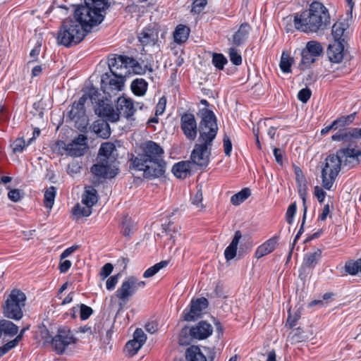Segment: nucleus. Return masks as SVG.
Wrapping results in <instances>:
<instances>
[{"instance_id": "54", "label": "nucleus", "mask_w": 361, "mask_h": 361, "mask_svg": "<svg viewBox=\"0 0 361 361\" xmlns=\"http://www.w3.org/2000/svg\"><path fill=\"white\" fill-rule=\"evenodd\" d=\"M202 192L201 189H199L192 200V204L196 206L197 209H198L199 210L202 209L204 208L202 204Z\"/></svg>"}, {"instance_id": "27", "label": "nucleus", "mask_w": 361, "mask_h": 361, "mask_svg": "<svg viewBox=\"0 0 361 361\" xmlns=\"http://www.w3.org/2000/svg\"><path fill=\"white\" fill-rule=\"evenodd\" d=\"M117 110L119 111V115H123L127 118H130L135 112L133 102L125 97H119L118 99Z\"/></svg>"}, {"instance_id": "28", "label": "nucleus", "mask_w": 361, "mask_h": 361, "mask_svg": "<svg viewBox=\"0 0 361 361\" xmlns=\"http://www.w3.org/2000/svg\"><path fill=\"white\" fill-rule=\"evenodd\" d=\"M241 238V232L240 231H235L231 243L224 251V256L227 261H230L235 257L238 245Z\"/></svg>"}, {"instance_id": "8", "label": "nucleus", "mask_w": 361, "mask_h": 361, "mask_svg": "<svg viewBox=\"0 0 361 361\" xmlns=\"http://www.w3.org/2000/svg\"><path fill=\"white\" fill-rule=\"evenodd\" d=\"M213 331L211 324L205 322H200L195 326H185L182 329L178 343L180 345L190 344L193 340H202L209 337Z\"/></svg>"}, {"instance_id": "40", "label": "nucleus", "mask_w": 361, "mask_h": 361, "mask_svg": "<svg viewBox=\"0 0 361 361\" xmlns=\"http://www.w3.org/2000/svg\"><path fill=\"white\" fill-rule=\"evenodd\" d=\"M251 195V191L249 188H244L238 193L233 195L231 198V202L233 205H239L247 199Z\"/></svg>"}, {"instance_id": "9", "label": "nucleus", "mask_w": 361, "mask_h": 361, "mask_svg": "<svg viewBox=\"0 0 361 361\" xmlns=\"http://www.w3.org/2000/svg\"><path fill=\"white\" fill-rule=\"evenodd\" d=\"M145 286V281H139L135 277L130 276L127 278L123 281L120 288L116 292L115 297L119 300V310L129 301L131 296H133L137 288L144 287Z\"/></svg>"}, {"instance_id": "34", "label": "nucleus", "mask_w": 361, "mask_h": 361, "mask_svg": "<svg viewBox=\"0 0 361 361\" xmlns=\"http://www.w3.org/2000/svg\"><path fill=\"white\" fill-rule=\"evenodd\" d=\"M348 27L347 24L343 22H336L332 27V35L334 41H345L344 33Z\"/></svg>"}, {"instance_id": "53", "label": "nucleus", "mask_w": 361, "mask_h": 361, "mask_svg": "<svg viewBox=\"0 0 361 361\" xmlns=\"http://www.w3.org/2000/svg\"><path fill=\"white\" fill-rule=\"evenodd\" d=\"M300 317L301 314L299 310L295 312L293 314H291L289 312V315L286 321V326L291 329L293 328L296 325V323L300 319Z\"/></svg>"}, {"instance_id": "16", "label": "nucleus", "mask_w": 361, "mask_h": 361, "mask_svg": "<svg viewBox=\"0 0 361 361\" xmlns=\"http://www.w3.org/2000/svg\"><path fill=\"white\" fill-rule=\"evenodd\" d=\"M336 155L341 160V166L352 168L359 164V157H361V149L345 147L336 151Z\"/></svg>"}, {"instance_id": "25", "label": "nucleus", "mask_w": 361, "mask_h": 361, "mask_svg": "<svg viewBox=\"0 0 361 361\" xmlns=\"http://www.w3.org/2000/svg\"><path fill=\"white\" fill-rule=\"evenodd\" d=\"M95 113L108 121L116 122L119 119L118 113L109 104H99L95 109Z\"/></svg>"}, {"instance_id": "50", "label": "nucleus", "mask_w": 361, "mask_h": 361, "mask_svg": "<svg viewBox=\"0 0 361 361\" xmlns=\"http://www.w3.org/2000/svg\"><path fill=\"white\" fill-rule=\"evenodd\" d=\"M142 346V344L133 339L126 343V349L130 355H133L137 353Z\"/></svg>"}, {"instance_id": "30", "label": "nucleus", "mask_w": 361, "mask_h": 361, "mask_svg": "<svg viewBox=\"0 0 361 361\" xmlns=\"http://www.w3.org/2000/svg\"><path fill=\"white\" fill-rule=\"evenodd\" d=\"M93 130L99 137L107 138L111 135L110 127L107 121L99 120L94 123Z\"/></svg>"}, {"instance_id": "20", "label": "nucleus", "mask_w": 361, "mask_h": 361, "mask_svg": "<svg viewBox=\"0 0 361 361\" xmlns=\"http://www.w3.org/2000/svg\"><path fill=\"white\" fill-rule=\"evenodd\" d=\"M331 139L334 141L343 142V143H353L361 139V128L341 129L331 136Z\"/></svg>"}, {"instance_id": "24", "label": "nucleus", "mask_w": 361, "mask_h": 361, "mask_svg": "<svg viewBox=\"0 0 361 361\" xmlns=\"http://www.w3.org/2000/svg\"><path fill=\"white\" fill-rule=\"evenodd\" d=\"M344 46L341 41H334L327 48V56L332 63H340L343 59Z\"/></svg>"}, {"instance_id": "49", "label": "nucleus", "mask_w": 361, "mask_h": 361, "mask_svg": "<svg viewBox=\"0 0 361 361\" xmlns=\"http://www.w3.org/2000/svg\"><path fill=\"white\" fill-rule=\"evenodd\" d=\"M227 63V59L221 54H214L212 57V63L214 66L219 69L222 70L224 65Z\"/></svg>"}, {"instance_id": "14", "label": "nucleus", "mask_w": 361, "mask_h": 361, "mask_svg": "<svg viewBox=\"0 0 361 361\" xmlns=\"http://www.w3.org/2000/svg\"><path fill=\"white\" fill-rule=\"evenodd\" d=\"M133 59L126 56H114L109 59L108 65L110 69V73L116 76H125L128 72V65L133 64Z\"/></svg>"}, {"instance_id": "33", "label": "nucleus", "mask_w": 361, "mask_h": 361, "mask_svg": "<svg viewBox=\"0 0 361 361\" xmlns=\"http://www.w3.org/2000/svg\"><path fill=\"white\" fill-rule=\"evenodd\" d=\"M276 245V240L274 238H271L266 241L264 244L260 245L255 252L257 258H261L264 255H267L273 252Z\"/></svg>"}, {"instance_id": "45", "label": "nucleus", "mask_w": 361, "mask_h": 361, "mask_svg": "<svg viewBox=\"0 0 361 361\" xmlns=\"http://www.w3.org/2000/svg\"><path fill=\"white\" fill-rule=\"evenodd\" d=\"M56 188L54 186L49 188L44 192V205L47 208L51 209L54 203Z\"/></svg>"}, {"instance_id": "57", "label": "nucleus", "mask_w": 361, "mask_h": 361, "mask_svg": "<svg viewBox=\"0 0 361 361\" xmlns=\"http://www.w3.org/2000/svg\"><path fill=\"white\" fill-rule=\"evenodd\" d=\"M297 209L296 203H292L288 208L286 212V221L289 224H291L293 221V217L295 214Z\"/></svg>"}, {"instance_id": "59", "label": "nucleus", "mask_w": 361, "mask_h": 361, "mask_svg": "<svg viewBox=\"0 0 361 361\" xmlns=\"http://www.w3.org/2000/svg\"><path fill=\"white\" fill-rule=\"evenodd\" d=\"M8 197L12 202H17L22 199L23 195L20 190L12 189V190H10V191L8 192Z\"/></svg>"}, {"instance_id": "63", "label": "nucleus", "mask_w": 361, "mask_h": 361, "mask_svg": "<svg viewBox=\"0 0 361 361\" xmlns=\"http://www.w3.org/2000/svg\"><path fill=\"white\" fill-rule=\"evenodd\" d=\"M113 269H114V267L111 263L105 264L102 267L100 274H99L102 279L104 280L106 278H107L112 272Z\"/></svg>"}, {"instance_id": "2", "label": "nucleus", "mask_w": 361, "mask_h": 361, "mask_svg": "<svg viewBox=\"0 0 361 361\" xmlns=\"http://www.w3.org/2000/svg\"><path fill=\"white\" fill-rule=\"evenodd\" d=\"M294 25L298 30L306 33L324 31L330 25L329 11L322 3L313 1L308 9L294 16Z\"/></svg>"}, {"instance_id": "10", "label": "nucleus", "mask_w": 361, "mask_h": 361, "mask_svg": "<svg viewBox=\"0 0 361 361\" xmlns=\"http://www.w3.org/2000/svg\"><path fill=\"white\" fill-rule=\"evenodd\" d=\"M125 76H116L113 73H106L102 76L101 89L109 97L116 96L124 85Z\"/></svg>"}, {"instance_id": "23", "label": "nucleus", "mask_w": 361, "mask_h": 361, "mask_svg": "<svg viewBox=\"0 0 361 361\" xmlns=\"http://www.w3.org/2000/svg\"><path fill=\"white\" fill-rule=\"evenodd\" d=\"M116 149L113 143L104 142L101 145L98 154L99 160L116 164Z\"/></svg>"}, {"instance_id": "44", "label": "nucleus", "mask_w": 361, "mask_h": 361, "mask_svg": "<svg viewBox=\"0 0 361 361\" xmlns=\"http://www.w3.org/2000/svg\"><path fill=\"white\" fill-rule=\"evenodd\" d=\"M345 269L346 272L350 275H355L358 273L361 274V259L356 261H348L345 263Z\"/></svg>"}, {"instance_id": "39", "label": "nucleus", "mask_w": 361, "mask_h": 361, "mask_svg": "<svg viewBox=\"0 0 361 361\" xmlns=\"http://www.w3.org/2000/svg\"><path fill=\"white\" fill-rule=\"evenodd\" d=\"M307 338V337L306 335H305L303 331L300 328H298L290 332L287 338V341L290 342V344H295L299 342H302Z\"/></svg>"}, {"instance_id": "46", "label": "nucleus", "mask_w": 361, "mask_h": 361, "mask_svg": "<svg viewBox=\"0 0 361 361\" xmlns=\"http://www.w3.org/2000/svg\"><path fill=\"white\" fill-rule=\"evenodd\" d=\"M92 213V207L89 206H81L79 204H76L73 209V214L77 218L82 216H88Z\"/></svg>"}, {"instance_id": "29", "label": "nucleus", "mask_w": 361, "mask_h": 361, "mask_svg": "<svg viewBox=\"0 0 361 361\" xmlns=\"http://www.w3.org/2000/svg\"><path fill=\"white\" fill-rule=\"evenodd\" d=\"M250 27L247 23H243L238 30L233 35V43L239 46L243 44L248 37Z\"/></svg>"}, {"instance_id": "36", "label": "nucleus", "mask_w": 361, "mask_h": 361, "mask_svg": "<svg viewBox=\"0 0 361 361\" xmlns=\"http://www.w3.org/2000/svg\"><path fill=\"white\" fill-rule=\"evenodd\" d=\"M131 89L135 94L142 96L147 91V82L142 78H137L132 82Z\"/></svg>"}, {"instance_id": "26", "label": "nucleus", "mask_w": 361, "mask_h": 361, "mask_svg": "<svg viewBox=\"0 0 361 361\" xmlns=\"http://www.w3.org/2000/svg\"><path fill=\"white\" fill-rule=\"evenodd\" d=\"M186 361H212V359L207 358L205 354L199 346L191 345L185 352Z\"/></svg>"}, {"instance_id": "55", "label": "nucleus", "mask_w": 361, "mask_h": 361, "mask_svg": "<svg viewBox=\"0 0 361 361\" xmlns=\"http://www.w3.org/2000/svg\"><path fill=\"white\" fill-rule=\"evenodd\" d=\"M355 113L338 118V122L340 127H344L352 123L355 119Z\"/></svg>"}, {"instance_id": "62", "label": "nucleus", "mask_w": 361, "mask_h": 361, "mask_svg": "<svg viewBox=\"0 0 361 361\" xmlns=\"http://www.w3.org/2000/svg\"><path fill=\"white\" fill-rule=\"evenodd\" d=\"M80 318L82 320L88 319L92 314L93 310L90 307H88L84 304L80 305Z\"/></svg>"}, {"instance_id": "4", "label": "nucleus", "mask_w": 361, "mask_h": 361, "mask_svg": "<svg viewBox=\"0 0 361 361\" xmlns=\"http://www.w3.org/2000/svg\"><path fill=\"white\" fill-rule=\"evenodd\" d=\"M87 32L73 18L63 20L56 37L57 43L66 47L79 44L87 35Z\"/></svg>"}, {"instance_id": "52", "label": "nucleus", "mask_w": 361, "mask_h": 361, "mask_svg": "<svg viewBox=\"0 0 361 361\" xmlns=\"http://www.w3.org/2000/svg\"><path fill=\"white\" fill-rule=\"evenodd\" d=\"M207 4V0H193L191 11L194 13H200Z\"/></svg>"}, {"instance_id": "19", "label": "nucleus", "mask_w": 361, "mask_h": 361, "mask_svg": "<svg viewBox=\"0 0 361 361\" xmlns=\"http://www.w3.org/2000/svg\"><path fill=\"white\" fill-rule=\"evenodd\" d=\"M208 306V300L205 298H197L192 300L190 302L189 310H185L183 312V319L188 322H192L197 319L202 314V312Z\"/></svg>"}, {"instance_id": "31", "label": "nucleus", "mask_w": 361, "mask_h": 361, "mask_svg": "<svg viewBox=\"0 0 361 361\" xmlns=\"http://www.w3.org/2000/svg\"><path fill=\"white\" fill-rule=\"evenodd\" d=\"M18 327L10 320H0V333L6 336H13L17 334Z\"/></svg>"}, {"instance_id": "48", "label": "nucleus", "mask_w": 361, "mask_h": 361, "mask_svg": "<svg viewBox=\"0 0 361 361\" xmlns=\"http://www.w3.org/2000/svg\"><path fill=\"white\" fill-rule=\"evenodd\" d=\"M84 3L95 8H99V10L104 13L109 6L108 0H84Z\"/></svg>"}, {"instance_id": "58", "label": "nucleus", "mask_w": 361, "mask_h": 361, "mask_svg": "<svg viewBox=\"0 0 361 361\" xmlns=\"http://www.w3.org/2000/svg\"><path fill=\"white\" fill-rule=\"evenodd\" d=\"M133 339L143 345L146 341L147 336L142 329H137L134 332Z\"/></svg>"}, {"instance_id": "1", "label": "nucleus", "mask_w": 361, "mask_h": 361, "mask_svg": "<svg viewBox=\"0 0 361 361\" xmlns=\"http://www.w3.org/2000/svg\"><path fill=\"white\" fill-rule=\"evenodd\" d=\"M164 151L153 141H147L143 152L131 159L133 168L143 172L146 178H156L164 175L166 163L164 159Z\"/></svg>"}, {"instance_id": "43", "label": "nucleus", "mask_w": 361, "mask_h": 361, "mask_svg": "<svg viewBox=\"0 0 361 361\" xmlns=\"http://www.w3.org/2000/svg\"><path fill=\"white\" fill-rule=\"evenodd\" d=\"M169 264V261L164 260L154 264V266L148 268L143 274L144 278H149L154 276L161 269L165 268Z\"/></svg>"}, {"instance_id": "42", "label": "nucleus", "mask_w": 361, "mask_h": 361, "mask_svg": "<svg viewBox=\"0 0 361 361\" xmlns=\"http://www.w3.org/2000/svg\"><path fill=\"white\" fill-rule=\"evenodd\" d=\"M293 63V59L291 58L288 53L283 51L281 57L279 66L283 73H290L291 71V66Z\"/></svg>"}, {"instance_id": "60", "label": "nucleus", "mask_w": 361, "mask_h": 361, "mask_svg": "<svg viewBox=\"0 0 361 361\" xmlns=\"http://www.w3.org/2000/svg\"><path fill=\"white\" fill-rule=\"evenodd\" d=\"M133 62L134 63L132 64V65H128V66L130 67H133V71L137 73V74H144L145 72H146V70H149V72H152V68L151 67H148L147 65H145L144 68H142L137 62H136L134 59H133Z\"/></svg>"}, {"instance_id": "13", "label": "nucleus", "mask_w": 361, "mask_h": 361, "mask_svg": "<svg viewBox=\"0 0 361 361\" xmlns=\"http://www.w3.org/2000/svg\"><path fill=\"white\" fill-rule=\"evenodd\" d=\"M61 145H63L62 147L67 154L74 157L84 155L88 149L87 137L82 134L79 135L71 142L66 144L62 142Z\"/></svg>"}, {"instance_id": "11", "label": "nucleus", "mask_w": 361, "mask_h": 361, "mask_svg": "<svg viewBox=\"0 0 361 361\" xmlns=\"http://www.w3.org/2000/svg\"><path fill=\"white\" fill-rule=\"evenodd\" d=\"M77 339L70 329L60 328L52 339V348L57 354L61 355L65 352L69 345L75 343Z\"/></svg>"}, {"instance_id": "47", "label": "nucleus", "mask_w": 361, "mask_h": 361, "mask_svg": "<svg viewBox=\"0 0 361 361\" xmlns=\"http://www.w3.org/2000/svg\"><path fill=\"white\" fill-rule=\"evenodd\" d=\"M30 134V130H27V132H23V135L22 137H19L16 139L13 142V152L15 153L16 152H21L25 147V146H27V142L25 140V137H28Z\"/></svg>"}, {"instance_id": "18", "label": "nucleus", "mask_w": 361, "mask_h": 361, "mask_svg": "<svg viewBox=\"0 0 361 361\" xmlns=\"http://www.w3.org/2000/svg\"><path fill=\"white\" fill-rule=\"evenodd\" d=\"M180 128L188 140L190 141L195 140L198 130L195 116L192 114L185 113L181 116Z\"/></svg>"}, {"instance_id": "21", "label": "nucleus", "mask_w": 361, "mask_h": 361, "mask_svg": "<svg viewBox=\"0 0 361 361\" xmlns=\"http://www.w3.org/2000/svg\"><path fill=\"white\" fill-rule=\"evenodd\" d=\"M159 27L156 24L149 25L138 35V40L143 47L154 45L158 40Z\"/></svg>"}, {"instance_id": "51", "label": "nucleus", "mask_w": 361, "mask_h": 361, "mask_svg": "<svg viewBox=\"0 0 361 361\" xmlns=\"http://www.w3.org/2000/svg\"><path fill=\"white\" fill-rule=\"evenodd\" d=\"M228 54L230 60L234 65L238 66L241 64L242 57L235 49L230 48Z\"/></svg>"}, {"instance_id": "37", "label": "nucleus", "mask_w": 361, "mask_h": 361, "mask_svg": "<svg viewBox=\"0 0 361 361\" xmlns=\"http://www.w3.org/2000/svg\"><path fill=\"white\" fill-rule=\"evenodd\" d=\"M97 191L93 188H89L85 190V194L82 197V203L84 205L92 207L97 202Z\"/></svg>"}, {"instance_id": "5", "label": "nucleus", "mask_w": 361, "mask_h": 361, "mask_svg": "<svg viewBox=\"0 0 361 361\" xmlns=\"http://www.w3.org/2000/svg\"><path fill=\"white\" fill-rule=\"evenodd\" d=\"M104 18V12L99 8L84 3V5H79L75 9L73 19L88 33L93 27L100 24Z\"/></svg>"}, {"instance_id": "38", "label": "nucleus", "mask_w": 361, "mask_h": 361, "mask_svg": "<svg viewBox=\"0 0 361 361\" xmlns=\"http://www.w3.org/2000/svg\"><path fill=\"white\" fill-rule=\"evenodd\" d=\"M322 256V251L317 249L316 251L310 253H307L304 258V264L307 267H312L315 266Z\"/></svg>"}, {"instance_id": "64", "label": "nucleus", "mask_w": 361, "mask_h": 361, "mask_svg": "<svg viewBox=\"0 0 361 361\" xmlns=\"http://www.w3.org/2000/svg\"><path fill=\"white\" fill-rule=\"evenodd\" d=\"M311 96V91L308 88H303L299 91L298 98L303 103H306Z\"/></svg>"}, {"instance_id": "6", "label": "nucleus", "mask_w": 361, "mask_h": 361, "mask_svg": "<svg viewBox=\"0 0 361 361\" xmlns=\"http://www.w3.org/2000/svg\"><path fill=\"white\" fill-rule=\"evenodd\" d=\"M320 166L322 185L324 189L331 190L341 169V160L336 154H331L325 158Z\"/></svg>"}, {"instance_id": "56", "label": "nucleus", "mask_w": 361, "mask_h": 361, "mask_svg": "<svg viewBox=\"0 0 361 361\" xmlns=\"http://www.w3.org/2000/svg\"><path fill=\"white\" fill-rule=\"evenodd\" d=\"M81 166L78 161H73L70 163L67 168V173L73 176L75 174H77L80 172Z\"/></svg>"}, {"instance_id": "61", "label": "nucleus", "mask_w": 361, "mask_h": 361, "mask_svg": "<svg viewBox=\"0 0 361 361\" xmlns=\"http://www.w3.org/2000/svg\"><path fill=\"white\" fill-rule=\"evenodd\" d=\"M40 336L44 340V344L49 343L52 345V339L54 338V336L51 335L50 332L46 327L42 328L40 331Z\"/></svg>"}, {"instance_id": "15", "label": "nucleus", "mask_w": 361, "mask_h": 361, "mask_svg": "<svg viewBox=\"0 0 361 361\" xmlns=\"http://www.w3.org/2000/svg\"><path fill=\"white\" fill-rule=\"evenodd\" d=\"M211 147L212 146L202 142L196 144L190 155L192 162L200 166H207L209 161Z\"/></svg>"}, {"instance_id": "7", "label": "nucleus", "mask_w": 361, "mask_h": 361, "mask_svg": "<svg viewBox=\"0 0 361 361\" xmlns=\"http://www.w3.org/2000/svg\"><path fill=\"white\" fill-rule=\"evenodd\" d=\"M202 119L199 126L200 137L198 142L212 145V141L216 136L218 126L214 113L207 109L201 110Z\"/></svg>"}, {"instance_id": "41", "label": "nucleus", "mask_w": 361, "mask_h": 361, "mask_svg": "<svg viewBox=\"0 0 361 361\" xmlns=\"http://www.w3.org/2000/svg\"><path fill=\"white\" fill-rule=\"evenodd\" d=\"M136 229V225L133 221L126 216L122 221L121 233L123 235L129 237Z\"/></svg>"}, {"instance_id": "22", "label": "nucleus", "mask_w": 361, "mask_h": 361, "mask_svg": "<svg viewBox=\"0 0 361 361\" xmlns=\"http://www.w3.org/2000/svg\"><path fill=\"white\" fill-rule=\"evenodd\" d=\"M86 98L82 97L78 102H73L68 113V117L75 123H78L79 121L85 123L86 121L85 111V103Z\"/></svg>"}, {"instance_id": "3", "label": "nucleus", "mask_w": 361, "mask_h": 361, "mask_svg": "<svg viewBox=\"0 0 361 361\" xmlns=\"http://www.w3.org/2000/svg\"><path fill=\"white\" fill-rule=\"evenodd\" d=\"M1 305L4 316L9 319L18 321L23 317L26 295L20 289L14 288L4 295Z\"/></svg>"}, {"instance_id": "32", "label": "nucleus", "mask_w": 361, "mask_h": 361, "mask_svg": "<svg viewBox=\"0 0 361 361\" xmlns=\"http://www.w3.org/2000/svg\"><path fill=\"white\" fill-rule=\"evenodd\" d=\"M190 162L180 161L176 164L172 168V172L178 178H185L190 173Z\"/></svg>"}, {"instance_id": "35", "label": "nucleus", "mask_w": 361, "mask_h": 361, "mask_svg": "<svg viewBox=\"0 0 361 361\" xmlns=\"http://www.w3.org/2000/svg\"><path fill=\"white\" fill-rule=\"evenodd\" d=\"M189 33L190 29L188 27L183 25H178L173 32L174 41L178 44L185 42L188 38Z\"/></svg>"}, {"instance_id": "17", "label": "nucleus", "mask_w": 361, "mask_h": 361, "mask_svg": "<svg viewBox=\"0 0 361 361\" xmlns=\"http://www.w3.org/2000/svg\"><path fill=\"white\" fill-rule=\"evenodd\" d=\"M118 170L116 164L107 162L104 160L99 161L91 167V172L98 178H114Z\"/></svg>"}, {"instance_id": "12", "label": "nucleus", "mask_w": 361, "mask_h": 361, "mask_svg": "<svg viewBox=\"0 0 361 361\" xmlns=\"http://www.w3.org/2000/svg\"><path fill=\"white\" fill-rule=\"evenodd\" d=\"M324 48L320 42L315 40L309 41L301 51L302 59L300 65L304 66L305 68L310 66L322 54Z\"/></svg>"}]
</instances>
